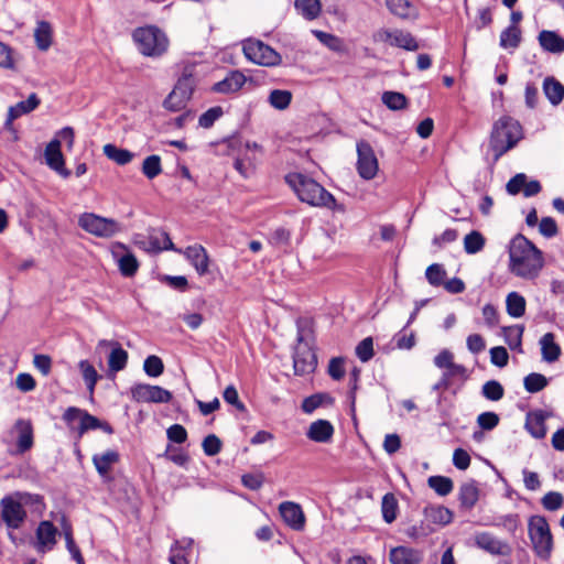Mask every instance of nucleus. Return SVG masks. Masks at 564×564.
Listing matches in <instances>:
<instances>
[{
  "label": "nucleus",
  "instance_id": "nucleus-32",
  "mask_svg": "<svg viewBox=\"0 0 564 564\" xmlns=\"http://www.w3.org/2000/svg\"><path fill=\"white\" fill-rule=\"evenodd\" d=\"M525 299L518 292H510L506 299V310L508 315L519 318L525 313Z\"/></svg>",
  "mask_w": 564,
  "mask_h": 564
},
{
  "label": "nucleus",
  "instance_id": "nucleus-7",
  "mask_svg": "<svg viewBox=\"0 0 564 564\" xmlns=\"http://www.w3.org/2000/svg\"><path fill=\"white\" fill-rule=\"evenodd\" d=\"M78 226L88 234L100 238H110L122 230V226L117 220L94 213L82 214L78 218Z\"/></svg>",
  "mask_w": 564,
  "mask_h": 564
},
{
  "label": "nucleus",
  "instance_id": "nucleus-50",
  "mask_svg": "<svg viewBox=\"0 0 564 564\" xmlns=\"http://www.w3.org/2000/svg\"><path fill=\"white\" fill-rule=\"evenodd\" d=\"M162 456L181 467H185L189 462V456L186 451L181 447H175L171 444L166 446V449Z\"/></svg>",
  "mask_w": 564,
  "mask_h": 564
},
{
  "label": "nucleus",
  "instance_id": "nucleus-59",
  "mask_svg": "<svg viewBox=\"0 0 564 564\" xmlns=\"http://www.w3.org/2000/svg\"><path fill=\"white\" fill-rule=\"evenodd\" d=\"M555 419V414L550 409H535L532 411H529L525 414V422L524 423H544L547 420Z\"/></svg>",
  "mask_w": 564,
  "mask_h": 564
},
{
  "label": "nucleus",
  "instance_id": "nucleus-11",
  "mask_svg": "<svg viewBox=\"0 0 564 564\" xmlns=\"http://www.w3.org/2000/svg\"><path fill=\"white\" fill-rule=\"evenodd\" d=\"M195 88V78L192 73L185 70L178 78L173 90L163 101L165 109L170 111H180L185 108L187 101L192 98Z\"/></svg>",
  "mask_w": 564,
  "mask_h": 564
},
{
  "label": "nucleus",
  "instance_id": "nucleus-24",
  "mask_svg": "<svg viewBox=\"0 0 564 564\" xmlns=\"http://www.w3.org/2000/svg\"><path fill=\"white\" fill-rule=\"evenodd\" d=\"M479 499V488L476 480H468L459 487L458 500L462 508L470 510Z\"/></svg>",
  "mask_w": 564,
  "mask_h": 564
},
{
  "label": "nucleus",
  "instance_id": "nucleus-38",
  "mask_svg": "<svg viewBox=\"0 0 564 564\" xmlns=\"http://www.w3.org/2000/svg\"><path fill=\"white\" fill-rule=\"evenodd\" d=\"M40 105V99L36 94H31L26 100L20 101L14 106L9 108V112L11 113V118H19L23 115H26L33 111Z\"/></svg>",
  "mask_w": 564,
  "mask_h": 564
},
{
  "label": "nucleus",
  "instance_id": "nucleus-40",
  "mask_svg": "<svg viewBox=\"0 0 564 564\" xmlns=\"http://www.w3.org/2000/svg\"><path fill=\"white\" fill-rule=\"evenodd\" d=\"M391 45L406 51L419 50V43L412 36V34L402 30H393V39L391 41Z\"/></svg>",
  "mask_w": 564,
  "mask_h": 564
},
{
  "label": "nucleus",
  "instance_id": "nucleus-53",
  "mask_svg": "<svg viewBox=\"0 0 564 564\" xmlns=\"http://www.w3.org/2000/svg\"><path fill=\"white\" fill-rule=\"evenodd\" d=\"M312 33L323 45L327 46L329 50L334 52L341 51V40L336 35L319 30H313Z\"/></svg>",
  "mask_w": 564,
  "mask_h": 564
},
{
  "label": "nucleus",
  "instance_id": "nucleus-20",
  "mask_svg": "<svg viewBox=\"0 0 564 564\" xmlns=\"http://www.w3.org/2000/svg\"><path fill=\"white\" fill-rule=\"evenodd\" d=\"M246 76L239 70L230 72L223 80L213 85L212 90L218 94L237 93L246 84Z\"/></svg>",
  "mask_w": 564,
  "mask_h": 564
},
{
  "label": "nucleus",
  "instance_id": "nucleus-2",
  "mask_svg": "<svg viewBox=\"0 0 564 564\" xmlns=\"http://www.w3.org/2000/svg\"><path fill=\"white\" fill-rule=\"evenodd\" d=\"M285 181L301 202L314 207H324L339 213L345 212V207L338 204L335 197L315 180L301 173H292L285 176Z\"/></svg>",
  "mask_w": 564,
  "mask_h": 564
},
{
  "label": "nucleus",
  "instance_id": "nucleus-56",
  "mask_svg": "<svg viewBox=\"0 0 564 564\" xmlns=\"http://www.w3.org/2000/svg\"><path fill=\"white\" fill-rule=\"evenodd\" d=\"M202 447L206 456H215L220 453L223 442L217 435L209 434L203 440Z\"/></svg>",
  "mask_w": 564,
  "mask_h": 564
},
{
  "label": "nucleus",
  "instance_id": "nucleus-28",
  "mask_svg": "<svg viewBox=\"0 0 564 564\" xmlns=\"http://www.w3.org/2000/svg\"><path fill=\"white\" fill-rule=\"evenodd\" d=\"M543 91L553 106L560 105L564 98V86L554 77L544 79Z\"/></svg>",
  "mask_w": 564,
  "mask_h": 564
},
{
  "label": "nucleus",
  "instance_id": "nucleus-26",
  "mask_svg": "<svg viewBox=\"0 0 564 564\" xmlns=\"http://www.w3.org/2000/svg\"><path fill=\"white\" fill-rule=\"evenodd\" d=\"M541 47L550 53L560 54L564 52V39L553 31H541L539 33Z\"/></svg>",
  "mask_w": 564,
  "mask_h": 564
},
{
  "label": "nucleus",
  "instance_id": "nucleus-36",
  "mask_svg": "<svg viewBox=\"0 0 564 564\" xmlns=\"http://www.w3.org/2000/svg\"><path fill=\"white\" fill-rule=\"evenodd\" d=\"M62 419L67 423H101L97 417L87 411L76 406H69L63 413Z\"/></svg>",
  "mask_w": 564,
  "mask_h": 564
},
{
  "label": "nucleus",
  "instance_id": "nucleus-3",
  "mask_svg": "<svg viewBox=\"0 0 564 564\" xmlns=\"http://www.w3.org/2000/svg\"><path fill=\"white\" fill-rule=\"evenodd\" d=\"M26 506L43 507L42 496L14 491L2 497L0 500V524L3 523L10 531L20 529L28 518Z\"/></svg>",
  "mask_w": 564,
  "mask_h": 564
},
{
  "label": "nucleus",
  "instance_id": "nucleus-33",
  "mask_svg": "<svg viewBox=\"0 0 564 564\" xmlns=\"http://www.w3.org/2000/svg\"><path fill=\"white\" fill-rule=\"evenodd\" d=\"M334 398L326 392L315 393L305 398L302 402V410L305 413H312L317 408L332 405Z\"/></svg>",
  "mask_w": 564,
  "mask_h": 564
},
{
  "label": "nucleus",
  "instance_id": "nucleus-51",
  "mask_svg": "<svg viewBox=\"0 0 564 564\" xmlns=\"http://www.w3.org/2000/svg\"><path fill=\"white\" fill-rule=\"evenodd\" d=\"M142 173L149 180L160 175L162 173L161 158L156 154L147 156L142 163Z\"/></svg>",
  "mask_w": 564,
  "mask_h": 564
},
{
  "label": "nucleus",
  "instance_id": "nucleus-31",
  "mask_svg": "<svg viewBox=\"0 0 564 564\" xmlns=\"http://www.w3.org/2000/svg\"><path fill=\"white\" fill-rule=\"evenodd\" d=\"M424 516L429 521L441 525L448 524L453 519L452 511L443 506L425 507Z\"/></svg>",
  "mask_w": 564,
  "mask_h": 564
},
{
  "label": "nucleus",
  "instance_id": "nucleus-47",
  "mask_svg": "<svg viewBox=\"0 0 564 564\" xmlns=\"http://www.w3.org/2000/svg\"><path fill=\"white\" fill-rule=\"evenodd\" d=\"M83 379L90 392L94 391L95 386L100 378L95 367L88 360H82L78 364Z\"/></svg>",
  "mask_w": 564,
  "mask_h": 564
},
{
  "label": "nucleus",
  "instance_id": "nucleus-64",
  "mask_svg": "<svg viewBox=\"0 0 564 564\" xmlns=\"http://www.w3.org/2000/svg\"><path fill=\"white\" fill-rule=\"evenodd\" d=\"M166 436L171 443L183 444L187 440V432L183 425H170Z\"/></svg>",
  "mask_w": 564,
  "mask_h": 564
},
{
  "label": "nucleus",
  "instance_id": "nucleus-42",
  "mask_svg": "<svg viewBox=\"0 0 564 564\" xmlns=\"http://www.w3.org/2000/svg\"><path fill=\"white\" fill-rule=\"evenodd\" d=\"M386 6L391 14L406 20L411 18L413 6L408 0H386Z\"/></svg>",
  "mask_w": 564,
  "mask_h": 564
},
{
  "label": "nucleus",
  "instance_id": "nucleus-6",
  "mask_svg": "<svg viewBox=\"0 0 564 564\" xmlns=\"http://www.w3.org/2000/svg\"><path fill=\"white\" fill-rule=\"evenodd\" d=\"M528 527L534 552L540 558L547 561L553 550V538L546 519L542 516H533Z\"/></svg>",
  "mask_w": 564,
  "mask_h": 564
},
{
  "label": "nucleus",
  "instance_id": "nucleus-46",
  "mask_svg": "<svg viewBox=\"0 0 564 564\" xmlns=\"http://www.w3.org/2000/svg\"><path fill=\"white\" fill-rule=\"evenodd\" d=\"M485 242L484 236L479 231L473 230L464 238V249L466 253L475 254L484 249Z\"/></svg>",
  "mask_w": 564,
  "mask_h": 564
},
{
  "label": "nucleus",
  "instance_id": "nucleus-15",
  "mask_svg": "<svg viewBox=\"0 0 564 564\" xmlns=\"http://www.w3.org/2000/svg\"><path fill=\"white\" fill-rule=\"evenodd\" d=\"M475 544L477 547L492 554V555H501L509 556L511 554V546L495 535L488 532L477 533L475 536Z\"/></svg>",
  "mask_w": 564,
  "mask_h": 564
},
{
  "label": "nucleus",
  "instance_id": "nucleus-1",
  "mask_svg": "<svg viewBox=\"0 0 564 564\" xmlns=\"http://www.w3.org/2000/svg\"><path fill=\"white\" fill-rule=\"evenodd\" d=\"M509 257L512 273L523 279H535L544 264L542 252L522 235L511 240Z\"/></svg>",
  "mask_w": 564,
  "mask_h": 564
},
{
  "label": "nucleus",
  "instance_id": "nucleus-54",
  "mask_svg": "<svg viewBox=\"0 0 564 564\" xmlns=\"http://www.w3.org/2000/svg\"><path fill=\"white\" fill-rule=\"evenodd\" d=\"M425 276L431 285L440 286V285L444 284L446 271L442 264L433 263L427 267V269L425 271Z\"/></svg>",
  "mask_w": 564,
  "mask_h": 564
},
{
  "label": "nucleus",
  "instance_id": "nucleus-27",
  "mask_svg": "<svg viewBox=\"0 0 564 564\" xmlns=\"http://www.w3.org/2000/svg\"><path fill=\"white\" fill-rule=\"evenodd\" d=\"M119 454L116 451H107L93 456V464L101 477H107L113 464L118 463Z\"/></svg>",
  "mask_w": 564,
  "mask_h": 564
},
{
  "label": "nucleus",
  "instance_id": "nucleus-48",
  "mask_svg": "<svg viewBox=\"0 0 564 564\" xmlns=\"http://www.w3.org/2000/svg\"><path fill=\"white\" fill-rule=\"evenodd\" d=\"M523 386L528 392L536 393L547 386V379L541 373L532 372L524 377Z\"/></svg>",
  "mask_w": 564,
  "mask_h": 564
},
{
  "label": "nucleus",
  "instance_id": "nucleus-55",
  "mask_svg": "<svg viewBox=\"0 0 564 564\" xmlns=\"http://www.w3.org/2000/svg\"><path fill=\"white\" fill-rule=\"evenodd\" d=\"M143 370L149 377L156 378L164 371V365L160 357L151 355L145 358L143 364Z\"/></svg>",
  "mask_w": 564,
  "mask_h": 564
},
{
  "label": "nucleus",
  "instance_id": "nucleus-16",
  "mask_svg": "<svg viewBox=\"0 0 564 564\" xmlns=\"http://www.w3.org/2000/svg\"><path fill=\"white\" fill-rule=\"evenodd\" d=\"M44 156L46 164L64 177H68L70 172L65 169V161L61 151V141L55 138L50 141L45 148Z\"/></svg>",
  "mask_w": 564,
  "mask_h": 564
},
{
  "label": "nucleus",
  "instance_id": "nucleus-44",
  "mask_svg": "<svg viewBox=\"0 0 564 564\" xmlns=\"http://www.w3.org/2000/svg\"><path fill=\"white\" fill-rule=\"evenodd\" d=\"M521 42V31L517 25H510L500 34V46L503 48H516Z\"/></svg>",
  "mask_w": 564,
  "mask_h": 564
},
{
  "label": "nucleus",
  "instance_id": "nucleus-30",
  "mask_svg": "<svg viewBox=\"0 0 564 564\" xmlns=\"http://www.w3.org/2000/svg\"><path fill=\"white\" fill-rule=\"evenodd\" d=\"M524 332V326L522 325H512L502 327V334L505 337V341L512 350H518L522 352V336Z\"/></svg>",
  "mask_w": 564,
  "mask_h": 564
},
{
  "label": "nucleus",
  "instance_id": "nucleus-57",
  "mask_svg": "<svg viewBox=\"0 0 564 564\" xmlns=\"http://www.w3.org/2000/svg\"><path fill=\"white\" fill-rule=\"evenodd\" d=\"M327 373L333 380L339 381L345 377V359L343 357H334L328 362Z\"/></svg>",
  "mask_w": 564,
  "mask_h": 564
},
{
  "label": "nucleus",
  "instance_id": "nucleus-18",
  "mask_svg": "<svg viewBox=\"0 0 564 564\" xmlns=\"http://www.w3.org/2000/svg\"><path fill=\"white\" fill-rule=\"evenodd\" d=\"M186 257L199 275H205L209 268V258L206 249L202 245L187 247L181 252Z\"/></svg>",
  "mask_w": 564,
  "mask_h": 564
},
{
  "label": "nucleus",
  "instance_id": "nucleus-61",
  "mask_svg": "<svg viewBox=\"0 0 564 564\" xmlns=\"http://www.w3.org/2000/svg\"><path fill=\"white\" fill-rule=\"evenodd\" d=\"M490 361L499 368H503L508 365L509 354L502 346H496L490 349Z\"/></svg>",
  "mask_w": 564,
  "mask_h": 564
},
{
  "label": "nucleus",
  "instance_id": "nucleus-62",
  "mask_svg": "<svg viewBox=\"0 0 564 564\" xmlns=\"http://www.w3.org/2000/svg\"><path fill=\"white\" fill-rule=\"evenodd\" d=\"M223 115V109L220 107H213L200 115L198 119V123L200 127L208 129L210 128L215 121L220 118Z\"/></svg>",
  "mask_w": 564,
  "mask_h": 564
},
{
  "label": "nucleus",
  "instance_id": "nucleus-39",
  "mask_svg": "<svg viewBox=\"0 0 564 564\" xmlns=\"http://www.w3.org/2000/svg\"><path fill=\"white\" fill-rule=\"evenodd\" d=\"M62 525H63L64 535H65V540H66V547H67L68 552L70 553L73 560H75L77 564H85V561L80 553V550L74 541L72 527L67 522L65 517H63V519H62Z\"/></svg>",
  "mask_w": 564,
  "mask_h": 564
},
{
  "label": "nucleus",
  "instance_id": "nucleus-29",
  "mask_svg": "<svg viewBox=\"0 0 564 564\" xmlns=\"http://www.w3.org/2000/svg\"><path fill=\"white\" fill-rule=\"evenodd\" d=\"M294 8L297 13L308 21L317 19L322 12L319 0H295Z\"/></svg>",
  "mask_w": 564,
  "mask_h": 564
},
{
  "label": "nucleus",
  "instance_id": "nucleus-10",
  "mask_svg": "<svg viewBox=\"0 0 564 564\" xmlns=\"http://www.w3.org/2000/svg\"><path fill=\"white\" fill-rule=\"evenodd\" d=\"M11 455H23L34 445V431L32 425H11L3 436Z\"/></svg>",
  "mask_w": 564,
  "mask_h": 564
},
{
  "label": "nucleus",
  "instance_id": "nucleus-35",
  "mask_svg": "<svg viewBox=\"0 0 564 564\" xmlns=\"http://www.w3.org/2000/svg\"><path fill=\"white\" fill-rule=\"evenodd\" d=\"M34 39L40 51H47L52 44V28L46 21H40L34 31Z\"/></svg>",
  "mask_w": 564,
  "mask_h": 564
},
{
  "label": "nucleus",
  "instance_id": "nucleus-49",
  "mask_svg": "<svg viewBox=\"0 0 564 564\" xmlns=\"http://www.w3.org/2000/svg\"><path fill=\"white\" fill-rule=\"evenodd\" d=\"M381 100L391 110H401L408 105L406 97L398 91H384Z\"/></svg>",
  "mask_w": 564,
  "mask_h": 564
},
{
  "label": "nucleus",
  "instance_id": "nucleus-37",
  "mask_svg": "<svg viewBox=\"0 0 564 564\" xmlns=\"http://www.w3.org/2000/svg\"><path fill=\"white\" fill-rule=\"evenodd\" d=\"M381 511L382 518L387 523H392L397 519L399 503L393 494L388 492L382 497Z\"/></svg>",
  "mask_w": 564,
  "mask_h": 564
},
{
  "label": "nucleus",
  "instance_id": "nucleus-8",
  "mask_svg": "<svg viewBox=\"0 0 564 564\" xmlns=\"http://www.w3.org/2000/svg\"><path fill=\"white\" fill-rule=\"evenodd\" d=\"M242 51L247 59L261 66H278L282 62L281 55L260 40L245 41Z\"/></svg>",
  "mask_w": 564,
  "mask_h": 564
},
{
  "label": "nucleus",
  "instance_id": "nucleus-4",
  "mask_svg": "<svg viewBox=\"0 0 564 564\" xmlns=\"http://www.w3.org/2000/svg\"><path fill=\"white\" fill-rule=\"evenodd\" d=\"M522 139V128L520 123L508 116L499 118L492 127L489 139V150L492 152L494 163L513 149Z\"/></svg>",
  "mask_w": 564,
  "mask_h": 564
},
{
  "label": "nucleus",
  "instance_id": "nucleus-13",
  "mask_svg": "<svg viewBox=\"0 0 564 564\" xmlns=\"http://www.w3.org/2000/svg\"><path fill=\"white\" fill-rule=\"evenodd\" d=\"M132 398L138 402L165 403L172 399V393L159 386L137 383L131 388Z\"/></svg>",
  "mask_w": 564,
  "mask_h": 564
},
{
  "label": "nucleus",
  "instance_id": "nucleus-63",
  "mask_svg": "<svg viewBox=\"0 0 564 564\" xmlns=\"http://www.w3.org/2000/svg\"><path fill=\"white\" fill-rule=\"evenodd\" d=\"M527 175L524 173H518L511 177L507 185L506 191L509 195H518L520 192L523 193V186L525 185Z\"/></svg>",
  "mask_w": 564,
  "mask_h": 564
},
{
  "label": "nucleus",
  "instance_id": "nucleus-41",
  "mask_svg": "<svg viewBox=\"0 0 564 564\" xmlns=\"http://www.w3.org/2000/svg\"><path fill=\"white\" fill-rule=\"evenodd\" d=\"M427 485L441 497L449 495L454 488L453 480L445 476H431L427 479Z\"/></svg>",
  "mask_w": 564,
  "mask_h": 564
},
{
  "label": "nucleus",
  "instance_id": "nucleus-43",
  "mask_svg": "<svg viewBox=\"0 0 564 564\" xmlns=\"http://www.w3.org/2000/svg\"><path fill=\"white\" fill-rule=\"evenodd\" d=\"M268 101L278 110H285L292 101V93L284 89H273L269 94Z\"/></svg>",
  "mask_w": 564,
  "mask_h": 564
},
{
  "label": "nucleus",
  "instance_id": "nucleus-5",
  "mask_svg": "<svg viewBox=\"0 0 564 564\" xmlns=\"http://www.w3.org/2000/svg\"><path fill=\"white\" fill-rule=\"evenodd\" d=\"M132 39L139 52L149 57H160L167 52L169 39L166 34L155 25L137 28Z\"/></svg>",
  "mask_w": 564,
  "mask_h": 564
},
{
  "label": "nucleus",
  "instance_id": "nucleus-23",
  "mask_svg": "<svg viewBox=\"0 0 564 564\" xmlns=\"http://www.w3.org/2000/svg\"><path fill=\"white\" fill-rule=\"evenodd\" d=\"M149 249L152 252L158 253L163 250H172L175 252H182V249H178L172 242L169 234L163 229H150L149 230Z\"/></svg>",
  "mask_w": 564,
  "mask_h": 564
},
{
  "label": "nucleus",
  "instance_id": "nucleus-25",
  "mask_svg": "<svg viewBox=\"0 0 564 564\" xmlns=\"http://www.w3.org/2000/svg\"><path fill=\"white\" fill-rule=\"evenodd\" d=\"M542 359L549 364L555 362L561 356V347L555 343L553 333L544 334L540 341Z\"/></svg>",
  "mask_w": 564,
  "mask_h": 564
},
{
  "label": "nucleus",
  "instance_id": "nucleus-19",
  "mask_svg": "<svg viewBox=\"0 0 564 564\" xmlns=\"http://www.w3.org/2000/svg\"><path fill=\"white\" fill-rule=\"evenodd\" d=\"M120 251H126V246L117 243L112 249V254L117 258L119 271L123 276H133L139 269L137 258L131 252H126L120 256Z\"/></svg>",
  "mask_w": 564,
  "mask_h": 564
},
{
  "label": "nucleus",
  "instance_id": "nucleus-22",
  "mask_svg": "<svg viewBox=\"0 0 564 564\" xmlns=\"http://www.w3.org/2000/svg\"><path fill=\"white\" fill-rule=\"evenodd\" d=\"M391 564H420L423 561V553L409 546H397L390 551Z\"/></svg>",
  "mask_w": 564,
  "mask_h": 564
},
{
  "label": "nucleus",
  "instance_id": "nucleus-34",
  "mask_svg": "<svg viewBox=\"0 0 564 564\" xmlns=\"http://www.w3.org/2000/svg\"><path fill=\"white\" fill-rule=\"evenodd\" d=\"M104 154L119 165H126L132 161L134 153L129 150L120 149L115 144L107 143L104 145Z\"/></svg>",
  "mask_w": 564,
  "mask_h": 564
},
{
  "label": "nucleus",
  "instance_id": "nucleus-12",
  "mask_svg": "<svg viewBox=\"0 0 564 564\" xmlns=\"http://www.w3.org/2000/svg\"><path fill=\"white\" fill-rule=\"evenodd\" d=\"M357 172L364 180H372L379 170L378 159L369 142L360 140L357 142Z\"/></svg>",
  "mask_w": 564,
  "mask_h": 564
},
{
  "label": "nucleus",
  "instance_id": "nucleus-9",
  "mask_svg": "<svg viewBox=\"0 0 564 564\" xmlns=\"http://www.w3.org/2000/svg\"><path fill=\"white\" fill-rule=\"evenodd\" d=\"M297 345L293 352V369L295 376H311L317 367V356L308 343L304 341L302 330L299 329Z\"/></svg>",
  "mask_w": 564,
  "mask_h": 564
},
{
  "label": "nucleus",
  "instance_id": "nucleus-14",
  "mask_svg": "<svg viewBox=\"0 0 564 564\" xmlns=\"http://www.w3.org/2000/svg\"><path fill=\"white\" fill-rule=\"evenodd\" d=\"M111 348L108 357V367L111 371L118 372L126 368L128 362V352L120 346L118 341L100 339L96 349L101 351L104 348Z\"/></svg>",
  "mask_w": 564,
  "mask_h": 564
},
{
  "label": "nucleus",
  "instance_id": "nucleus-52",
  "mask_svg": "<svg viewBox=\"0 0 564 564\" xmlns=\"http://www.w3.org/2000/svg\"><path fill=\"white\" fill-rule=\"evenodd\" d=\"M481 393L487 400L499 401L505 394V389L500 382L496 380H489L484 383Z\"/></svg>",
  "mask_w": 564,
  "mask_h": 564
},
{
  "label": "nucleus",
  "instance_id": "nucleus-21",
  "mask_svg": "<svg viewBox=\"0 0 564 564\" xmlns=\"http://www.w3.org/2000/svg\"><path fill=\"white\" fill-rule=\"evenodd\" d=\"M35 535L37 551L51 550L56 544L57 529L51 521L44 520L40 522Z\"/></svg>",
  "mask_w": 564,
  "mask_h": 564
},
{
  "label": "nucleus",
  "instance_id": "nucleus-60",
  "mask_svg": "<svg viewBox=\"0 0 564 564\" xmlns=\"http://www.w3.org/2000/svg\"><path fill=\"white\" fill-rule=\"evenodd\" d=\"M564 498L557 491H550L542 498V506L549 511H555L563 506Z\"/></svg>",
  "mask_w": 564,
  "mask_h": 564
},
{
  "label": "nucleus",
  "instance_id": "nucleus-58",
  "mask_svg": "<svg viewBox=\"0 0 564 564\" xmlns=\"http://www.w3.org/2000/svg\"><path fill=\"white\" fill-rule=\"evenodd\" d=\"M373 354V340L371 337L364 338L356 347V356L361 362L369 361Z\"/></svg>",
  "mask_w": 564,
  "mask_h": 564
},
{
  "label": "nucleus",
  "instance_id": "nucleus-17",
  "mask_svg": "<svg viewBox=\"0 0 564 564\" xmlns=\"http://www.w3.org/2000/svg\"><path fill=\"white\" fill-rule=\"evenodd\" d=\"M284 522L293 530L301 531L305 525V516L300 505L292 501H284L279 507Z\"/></svg>",
  "mask_w": 564,
  "mask_h": 564
},
{
  "label": "nucleus",
  "instance_id": "nucleus-45",
  "mask_svg": "<svg viewBox=\"0 0 564 564\" xmlns=\"http://www.w3.org/2000/svg\"><path fill=\"white\" fill-rule=\"evenodd\" d=\"M334 434L333 425H310L307 437L314 442L328 443Z\"/></svg>",
  "mask_w": 564,
  "mask_h": 564
}]
</instances>
